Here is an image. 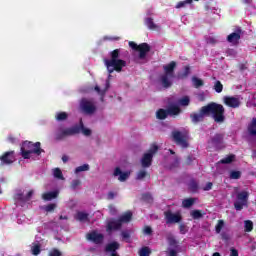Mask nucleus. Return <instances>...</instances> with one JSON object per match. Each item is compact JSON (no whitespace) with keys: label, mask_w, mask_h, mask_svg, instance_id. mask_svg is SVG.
<instances>
[{"label":"nucleus","mask_w":256,"mask_h":256,"mask_svg":"<svg viewBox=\"0 0 256 256\" xmlns=\"http://www.w3.org/2000/svg\"><path fill=\"white\" fill-rule=\"evenodd\" d=\"M170 79H171V76H168L166 74H163L160 77V81H161L162 87H164V89H169V87H171L173 85V82Z\"/></svg>","instance_id":"obj_22"},{"label":"nucleus","mask_w":256,"mask_h":256,"mask_svg":"<svg viewBox=\"0 0 256 256\" xmlns=\"http://www.w3.org/2000/svg\"><path fill=\"white\" fill-rule=\"evenodd\" d=\"M179 231H180L181 235H185L187 233V231H189V229H187V225L180 224Z\"/></svg>","instance_id":"obj_55"},{"label":"nucleus","mask_w":256,"mask_h":256,"mask_svg":"<svg viewBox=\"0 0 256 256\" xmlns=\"http://www.w3.org/2000/svg\"><path fill=\"white\" fill-rule=\"evenodd\" d=\"M144 233L145 235H153V229L150 226H145Z\"/></svg>","instance_id":"obj_58"},{"label":"nucleus","mask_w":256,"mask_h":256,"mask_svg":"<svg viewBox=\"0 0 256 256\" xmlns=\"http://www.w3.org/2000/svg\"><path fill=\"white\" fill-rule=\"evenodd\" d=\"M121 235L123 239H131V234L128 231H123Z\"/></svg>","instance_id":"obj_61"},{"label":"nucleus","mask_w":256,"mask_h":256,"mask_svg":"<svg viewBox=\"0 0 256 256\" xmlns=\"http://www.w3.org/2000/svg\"><path fill=\"white\" fill-rule=\"evenodd\" d=\"M167 117H169V112L167 109L160 108L156 111V118L160 121L165 120Z\"/></svg>","instance_id":"obj_25"},{"label":"nucleus","mask_w":256,"mask_h":256,"mask_svg":"<svg viewBox=\"0 0 256 256\" xmlns=\"http://www.w3.org/2000/svg\"><path fill=\"white\" fill-rule=\"evenodd\" d=\"M214 90L216 93H222L223 92V84L221 81L217 80L214 84Z\"/></svg>","instance_id":"obj_45"},{"label":"nucleus","mask_w":256,"mask_h":256,"mask_svg":"<svg viewBox=\"0 0 256 256\" xmlns=\"http://www.w3.org/2000/svg\"><path fill=\"white\" fill-rule=\"evenodd\" d=\"M107 199H108V201H113V199H115L114 192H108Z\"/></svg>","instance_id":"obj_63"},{"label":"nucleus","mask_w":256,"mask_h":256,"mask_svg":"<svg viewBox=\"0 0 256 256\" xmlns=\"http://www.w3.org/2000/svg\"><path fill=\"white\" fill-rule=\"evenodd\" d=\"M207 117H211L215 123H225V107L217 102H210L204 106Z\"/></svg>","instance_id":"obj_2"},{"label":"nucleus","mask_w":256,"mask_h":256,"mask_svg":"<svg viewBox=\"0 0 256 256\" xmlns=\"http://www.w3.org/2000/svg\"><path fill=\"white\" fill-rule=\"evenodd\" d=\"M86 239H88V241H92L95 245H101L105 240V235L97 233V231H92L86 235Z\"/></svg>","instance_id":"obj_11"},{"label":"nucleus","mask_w":256,"mask_h":256,"mask_svg":"<svg viewBox=\"0 0 256 256\" xmlns=\"http://www.w3.org/2000/svg\"><path fill=\"white\" fill-rule=\"evenodd\" d=\"M169 256H177V251H175V250H170Z\"/></svg>","instance_id":"obj_64"},{"label":"nucleus","mask_w":256,"mask_h":256,"mask_svg":"<svg viewBox=\"0 0 256 256\" xmlns=\"http://www.w3.org/2000/svg\"><path fill=\"white\" fill-rule=\"evenodd\" d=\"M195 205V198H186L182 201V207L184 209H189Z\"/></svg>","instance_id":"obj_30"},{"label":"nucleus","mask_w":256,"mask_h":256,"mask_svg":"<svg viewBox=\"0 0 256 256\" xmlns=\"http://www.w3.org/2000/svg\"><path fill=\"white\" fill-rule=\"evenodd\" d=\"M80 129H81L83 135H85L86 137H89L91 135V129L85 128L83 123H81Z\"/></svg>","instance_id":"obj_51"},{"label":"nucleus","mask_w":256,"mask_h":256,"mask_svg":"<svg viewBox=\"0 0 256 256\" xmlns=\"http://www.w3.org/2000/svg\"><path fill=\"white\" fill-rule=\"evenodd\" d=\"M175 67H177V62L171 61L169 64L164 65V75L170 76V78L175 77Z\"/></svg>","instance_id":"obj_15"},{"label":"nucleus","mask_w":256,"mask_h":256,"mask_svg":"<svg viewBox=\"0 0 256 256\" xmlns=\"http://www.w3.org/2000/svg\"><path fill=\"white\" fill-rule=\"evenodd\" d=\"M15 162V151H8L4 152L0 156V166L3 167V165H12V163Z\"/></svg>","instance_id":"obj_9"},{"label":"nucleus","mask_w":256,"mask_h":256,"mask_svg":"<svg viewBox=\"0 0 256 256\" xmlns=\"http://www.w3.org/2000/svg\"><path fill=\"white\" fill-rule=\"evenodd\" d=\"M241 39V29H238L237 32L231 33L227 36L228 43H239Z\"/></svg>","instance_id":"obj_19"},{"label":"nucleus","mask_w":256,"mask_h":256,"mask_svg":"<svg viewBox=\"0 0 256 256\" xmlns=\"http://www.w3.org/2000/svg\"><path fill=\"white\" fill-rule=\"evenodd\" d=\"M159 151V146L157 144H152L147 153H144L141 158V165L143 169H149L153 165V157Z\"/></svg>","instance_id":"obj_5"},{"label":"nucleus","mask_w":256,"mask_h":256,"mask_svg":"<svg viewBox=\"0 0 256 256\" xmlns=\"http://www.w3.org/2000/svg\"><path fill=\"white\" fill-rule=\"evenodd\" d=\"M244 231L246 233H251V231H253V221L251 220L244 221Z\"/></svg>","instance_id":"obj_37"},{"label":"nucleus","mask_w":256,"mask_h":256,"mask_svg":"<svg viewBox=\"0 0 256 256\" xmlns=\"http://www.w3.org/2000/svg\"><path fill=\"white\" fill-rule=\"evenodd\" d=\"M129 47H131L133 51H138L139 59H145L147 57V53L151 51V46L145 42L138 45L137 43L130 41Z\"/></svg>","instance_id":"obj_6"},{"label":"nucleus","mask_w":256,"mask_h":256,"mask_svg":"<svg viewBox=\"0 0 256 256\" xmlns=\"http://www.w3.org/2000/svg\"><path fill=\"white\" fill-rule=\"evenodd\" d=\"M188 187L192 193H197V191L199 190V184L195 180H191Z\"/></svg>","instance_id":"obj_35"},{"label":"nucleus","mask_w":256,"mask_h":256,"mask_svg":"<svg viewBox=\"0 0 256 256\" xmlns=\"http://www.w3.org/2000/svg\"><path fill=\"white\" fill-rule=\"evenodd\" d=\"M49 256H61V251L54 248L50 251Z\"/></svg>","instance_id":"obj_57"},{"label":"nucleus","mask_w":256,"mask_h":256,"mask_svg":"<svg viewBox=\"0 0 256 256\" xmlns=\"http://www.w3.org/2000/svg\"><path fill=\"white\" fill-rule=\"evenodd\" d=\"M142 199L143 201H147L148 203H152L153 201V196H151V194L146 193L142 195Z\"/></svg>","instance_id":"obj_53"},{"label":"nucleus","mask_w":256,"mask_h":256,"mask_svg":"<svg viewBox=\"0 0 256 256\" xmlns=\"http://www.w3.org/2000/svg\"><path fill=\"white\" fill-rule=\"evenodd\" d=\"M208 143L214 147V149H223V147H225V134L216 133L209 139Z\"/></svg>","instance_id":"obj_7"},{"label":"nucleus","mask_w":256,"mask_h":256,"mask_svg":"<svg viewBox=\"0 0 256 256\" xmlns=\"http://www.w3.org/2000/svg\"><path fill=\"white\" fill-rule=\"evenodd\" d=\"M139 255L140 256H150L151 255V249H149V247H147V246L142 247L139 250Z\"/></svg>","instance_id":"obj_44"},{"label":"nucleus","mask_w":256,"mask_h":256,"mask_svg":"<svg viewBox=\"0 0 256 256\" xmlns=\"http://www.w3.org/2000/svg\"><path fill=\"white\" fill-rule=\"evenodd\" d=\"M205 117H207V113H205V106H202L199 110V113L190 114V119L192 123H201L204 121Z\"/></svg>","instance_id":"obj_12"},{"label":"nucleus","mask_w":256,"mask_h":256,"mask_svg":"<svg viewBox=\"0 0 256 256\" xmlns=\"http://www.w3.org/2000/svg\"><path fill=\"white\" fill-rule=\"evenodd\" d=\"M179 105L182 107H188L189 103H191V99L189 96H184L178 100Z\"/></svg>","instance_id":"obj_38"},{"label":"nucleus","mask_w":256,"mask_h":256,"mask_svg":"<svg viewBox=\"0 0 256 256\" xmlns=\"http://www.w3.org/2000/svg\"><path fill=\"white\" fill-rule=\"evenodd\" d=\"M144 24L146 25V27H148V29H150V31H155L159 27L157 26V24H155V22L153 21V18L151 17L145 18Z\"/></svg>","instance_id":"obj_26"},{"label":"nucleus","mask_w":256,"mask_h":256,"mask_svg":"<svg viewBox=\"0 0 256 256\" xmlns=\"http://www.w3.org/2000/svg\"><path fill=\"white\" fill-rule=\"evenodd\" d=\"M238 201H242L243 203H247V199H249V193L247 191H242L237 194Z\"/></svg>","instance_id":"obj_33"},{"label":"nucleus","mask_w":256,"mask_h":256,"mask_svg":"<svg viewBox=\"0 0 256 256\" xmlns=\"http://www.w3.org/2000/svg\"><path fill=\"white\" fill-rule=\"evenodd\" d=\"M20 153L23 159H31V155H41L43 149H41V142L33 143L31 141H24L20 148Z\"/></svg>","instance_id":"obj_3"},{"label":"nucleus","mask_w":256,"mask_h":256,"mask_svg":"<svg viewBox=\"0 0 256 256\" xmlns=\"http://www.w3.org/2000/svg\"><path fill=\"white\" fill-rule=\"evenodd\" d=\"M164 217L166 219L167 225H171L173 223H181V221L183 219L181 214H179V213L173 214V212H171V210L165 211Z\"/></svg>","instance_id":"obj_10"},{"label":"nucleus","mask_w":256,"mask_h":256,"mask_svg":"<svg viewBox=\"0 0 256 256\" xmlns=\"http://www.w3.org/2000/svg\"><path fill=\"white\" fill-rule=\"evenodd\" d=\"M230 256H239V251L235 248L230 249Z\"/></svg>","instance_id":"obj_62"},{"label":"nucleus","mask_w":256,"mask_h":256,"mask_svg":"<svg viewBox=\"0 0 256 256\" xmlns=\"http://www.w3.org/2000/svg\"><path fill=\"white\" fill-rule=\"evenodd\" d=\"M133 219V213L131 211L125 212L122 216L118 218V221L120 222L121 225L123 223H129Z\"/></svg>","instance_id":"obj_23"},{"label":"nucleus","mask_w":256,"mask_h":256,"mask_svg":"<svg viewBox=\"0 0 256 256\" xmlns=\"http://www.w3.org/2000/svg\"><path fill=\"white\" fill-rule=\"evenodd\" d=\"M191 75V67L185 66L184 71L178 73L177 77L178 79H187Z\"/></svg>","instance_id":"obj_28"},{"label":"nucleus","mask_w":256,"mask_h":256,"mask_svg":"<svg viewBox=\"0 0 256 256\" xmlns=\"http://www.w3.org/2000/svg\"><path fill=\"white\" fill-rule=\"evenodd\" d=\"M83 171H89V164H84L82 166H78L76 169H75V173H81Z\"/></svg>","instance_id":"obj_49"},{"label":"nucleus","mask_w":256,"mask_h":256,"mask_svg":"<svg viewBox=\"0 0 256 256\" xmlns=\"http://www.w3.org/2000/svg\"><path fill=\"white\" fill-rule=\"evenodd\" d=\"M223 227H225V221L224 220H218L216 226H215V231L216 233H221L223 230Z\"/></svg>","instance_id":"obj_42"},{"label":"nucleus","mask_w":256,"mask_h":256,"mask_svg":"<svg viewBox=\"0 0 256 256\" xmlns=\"http://www.w3.org/2000/svg\"><path fill=\"white\" fill-rule=\"evenodd\" d=\"M58 195H59V192L57 191L46 192L42 194V199L44 201H53V199H57Z\"/></svg>","instance_id":"obj_24"},{"label":"nucleus","mask_w":256,"mask_h":256,"mask_svg":"<svg viewBox=\"0 0 256 256\" xmlns=\"http://www.w3.org/2000/svg\"><path fill=\"white\" fill-rule=\"evenodd\" d=\"M42 209L45 210L46 213H53L55 209H57V204L51 203L46 206H43Z\"/></svg>","instance_id":"obj_39"},{"label":"nucleus","mask_w":256,"mask_h":256,"mask_svg":"<svg viewBox=\"0 0 256 256\" xmlns=\"http://www.w3.org/2000/svg\"><path fill=\"white\" fill-rule=\"evenodd\" d=\"M109 89V83L106 84V88L104 90H101L99 86H95L94 90L100 95L102 98L101 100L103 101V97H105V94L107 93V90Z\"/></svg>","instance_id":"obj_36"},{"label":"nucleus","mask_w":256,"mask_h":256,"mask_svg":"<svg viewBox=\"0 0 256 256\" xmlns=\"http://www.w3.org/2000/svg\"><path fill=\"white\" fill-rule=\"evenodd\" d=\"M105 40L106 41H119V40H121V37H119V36H106Z\"/></svg>","instance_id":"obj_56"},{"label":"nucleus","mask_w":256,"mask_h":256,"mask_svg":"<svg viewBox=\"0 0 256 256\" xmlns=\"http://www.w3.org/2000/svg\"><path fill=\"white\" fill-rule=\"evenodd\" d=\"M55 119L56 121H67V119H69V114H67V112H58L55 115Z\"/></svg>","instance_id":"obj_34"},{"label":"nucleus","mask_w":256,"mask_h":256,"mask_svg":"<svg viewBox=\"0 0 256 256\" xmlns=\"http://www.w3.org/2000/svg\"><path fill=\"white\" fill-rule=\"evenodd\" d=\"M31 251H32V255H39L41 253V245L39 244H35L32 248H31Z\"/></svg>","instance_id":"obj_46"},{"label":"nucleus","mask_w":256,"mask_h":256,"mask_svg":"<svg viewBox=\"0 0 256 256\" xmlns=\"http://www.w3.org/2000/svg\"><path fill=\"white\" fill-rule=\"evenodd\" d=\"M65 134H64V130H62L61 132H57L55 135V140L56 141H63V139H65Z\"/></svg>","instance_id":"obj_52"},{"label":"nucleus","mask_w":256,"mask_h":256,"mask_svg":"<svg viewBox=\"0 0 256 256\" xmlns=\"http://www.w3.org/2000/svg\"><path fill=\"white\" fill-rule=\"evenodd\" d=\"M114 177H119L118 180L123 182L129 179V173L121 171V168L117 167L113 173Z\"/></svg>","instance_id":"obj_17"},{"label":"nucleus","mask_w":256,"mask_h":256,"mask_svg":"<svg viewBox=\"0 0 256 256\" xmlns=\"http://www.w3.org/2000/svg\"><path fill=\"white\" fill-rule=\"evenodd\" d=\"M196 159L197 158L194 155L189 154L183 162V167H191V165H193V161H196Z\"/></svg>","instance_id":"obj_31"},{"label":"nucleus","mask_w":256,"mask_h":256,"mask_svg":"<svg viewBox=\"0 0 256 256\" xmlns=\"http://www.w3.org/2000/svg\"><path fill=\"white\" fill-rule=\"evenodd\" d=\"M171 137L172 141L182 149H187L189 147V132L174 130L171 133Z\"/></svg>","instance_id":"obj_4"},{"label":"nucleus","mask_w":256,"mask_h":256,"mask_svg":"<svg viewBox=\"0 0 256 256\" xmlns=\"http://www.w3.org/2000/svg\"><path fill=\"white\" fill-rule=\"evenodd\" d=\"M193 81V85L196 89H199V87H203V85H205V83L203 82L202 79H199L197 77H193L192 78Z\"/></svg>","instance_id":"obj_41"},{"label":"nucleus","mask_w":256,"mask_h":256,"mask_svg":"<svg viewBox=\"0 0 256 256\" xmlns=\"http://www.w3.org/2000/svg\"><path fill=\"white\" fill-rule=\"evenodd\" d=\"M54 177L56 178V179H65L64 177H63V172L61 171V169L60 168H55L54 169Z\"/></svg>","instance_id":"obj_47"},{"label":"nucleus","mask_w":256,"mask_h":256,"mask_svg":"<svg viewBox=\"0 0 256 256\" xmlns=\"http://www.w3.org/2000/svg\"><path fill=\"white\" fill-rule=\"evenodd\" d=\"M190 215H191L192 219H202L203 211H201V210H192L190 212Z\"/></svg>","instance_id":"obj_40"},{"label":"nucleus","mask_w":256,"mask_h":256,"mask_svg":"<svg viewBox=\"0 0 256 256\" xmlns=\"http://www.w3.org/2000/svg\"><path fill=\"white\" fill-rule=\"evenodd\" d=\"M234 161H235V155L234 154H230L227 157L221 159L220 163L222 165H229L230 163H233Z\"/></svg>","instance_id":"obj_32"},{"label":"nucleus","mask_w":256,"mask_h":256,"mask_svg":"<svg viewBox=\"0 0 256 256\" xmlns=\"http://www.w3.org/2000/svg\"><path fill=\"white\" fill-rule=\"evenodd\" d=\"M224 103L225 105H227V107H232V109H237V107L241 105V101H239V98L233 96H226L224 98Z\"/></svg>","instance_id":"obj_14"},{"label":"nucleus","mask_w":256,"mask_h":256,"mask_svg":"<svg viewBox=\"0 0 256 256\" xmlns=\"http://www.w3.org/2000/svg\"><path fill=\"white\" fill-rule=\"evenodd\" d=\"M147 171H145V170H140L138 173H137V176H136V179L138 180V181H141V180H143V179H145V177H147Z\"/></svg>","instance_id":"obj_48"},{"label":"nucleus","mask_w":256,"mask_h":256,"mask_svg":"<svg viewBox=\"0 0 256 256\" xmlns=\"http://www.w3.org/2000/svg\"><path fill=\"white\" fill-rule=\"evenodd\" d=\"M230 179H241V171H231L230 172Z\"/></svg>","instance_id":"obj_50"},{"label":"nucleus","mask_w":256,"mask_h":256,"mask_svg":"<svg viewBox=\"0 0 256 256\" xmlns=\"http://www.w3.org/2000/svg\"><path fill=\"white\" fill-rule=\"evenodd\" d=\"M168 115L175 117L181 113V108L178 105L172 104L167 108Z\"/></svg>","instance_id":"obj_21"},{"label":"nucleus","mask_w":256,"mask_h":256,"mask_svg":"<svg viewBox=\"0 0 256 256\" xmlns=\"http://www.w3.org/2000/svg\"><path fill=\"white\" fill-rule=\"evenodd\" d=\"M121 227H123V225L121 224L119 219H117V220L112 219L107 222L106 231H107V233H112V231H119V229H121Z\"/></svg>","instance_id":"obj_13"},{"label":"nucleus","mask_w":256,"mask_h":256,"mask_svg":"<svg viewBox=\"0 0 256 256\" xmlns=\"http://www.w3.org/2000/svg\"><path fill=\"white\" fill-rule=\"evenodd\" d=\"M79 185H81V180L79 179H75V180H72L71 182V189H77V187H79Z\"/></svg>","instance_id":"obj_54"},{"label":"nucleus","mask_w":256,"mask_h":256,"mask_svg":"<svg viewBox=\"0 0 256 256\" xmlns=\"http://www.w3.org/2000/svg\"><path fill=\"white\" fill-rule=\"evenodd\" d=\"M248 133L253 137H256V117L253 118L251 123L248 125Z\"/></svg>","instance_id":"obj_29"},{"label":"nucleus","mask_w":256,"mask_h":256,"mask_svg":"<svg viewBox=\"0 0 256 256\" xmlns=\"http://www.w3.org/2000/svg\"><path fill=\"white\" fill-rule=\"evenodd\" d=\"M80 109L86 115H93L95 111H97V107L92 101L87 100L86 98H82L80 101Z\"/></svg>","instance_id":"obj_8"},{"label":"nucleus","mask_w":256,"mask_h":256,"mask_svg":"<svg viewBox=\"0 0 256 256\" xmlns=\"http://www.w3.org/2000/svg\"><path fill=\"white\" fill-rule=\"evenodd\" d=\"M75 219H76V221H80L81 223H83L85 221H89V213L79 211V212H77Z\"/></svg>","instance_id":"obj_27"},{"label":"nucleus","mask_w":256,"mask_h":256,"mask_svg":"<svg viewBox=\"0 0 256 256\" xmlns=\"http://www.w3.org/2000/svg\"><path fill=\"white\" fill-rule=\"evenodd\" d=\"M234 207H235L236 211H241L243 209V203L235 202Z\"/></svg>","instance_id":"obj_60"},{"label":"nucleus","mask_w":256,"mask_h":256,"mask_svg":"<svg viewBox=\"0 0 256 256\" xmlns=\"http://www.w3.org/2000/svg\"><path fill=\"white\" fill-rule=\"evenodd\" d=\"M33 190H30L27 195H23V193H18L15 195V199L18 201H22V203H27V201H31V197H33Z\"/></svg>","instance_id":"obj_20"},{"label":"nucleus","mask_w":256,"mask_h":256,"mask_svg":"<svg viewBox=\"0 0 256 256\" xmlns=\"http://www.w3.org/2000/svg\"><path fill=\"white\" fill-rule=\"evenodd\" d=\"M119 57H121V49H115L110 52V59L104 60L109 77H111L110 74L114 71L121 73L123 71V67H127V61L119 59Z\"/></svg>","instance_id":"obj_1"},{"label":"nucleus","mask_w":256,"mask_h":256,"mask_svg":"<svg viewBox=\"0 0 256 256\" xmlns=\"http://www.w3.org/2000/svg\"><path fill=\"white\" fill-rule=\"evenodd\" d=\"M120 247H121V245L119 244V242L113 241L106 245L105 251H106V253H111V254L117 253V250H119Z\"/></svg>","instance_id":"obj_16"},{"label":"nucleus","mask_w":256,"mask_h":256,"mask_svg":"<svg viewBox=\"0 0 256 256\" xmlns=\"http://www.w3.org/2000/svg\"><path fill=\"white\" fill-rule=\"evenodd\" d=\"M191 3H193V0L180 1L176 4V9H183L186 5H191Z\"/></svg>","instance_id":"obj_43"},{"label":"nucleus","mask_w":256,"mask_h":256,"mask_svg":"<svg viewBox=\"0 0 256 256\" xmlns=\"http://www.w3.org/2000/svg\"><path fill=\"white\" fill-rule=\"evenodd\" d=\"M65 137H71L73 135H78L81 133V128L79 126H73L70 128L63 129Z\"/></svg>","instance_id":"obj_18"},{"label":"nucleus","mask_w":256,"mask_h":256,"mask_svg":"<svg viewBox=\"0 0 256 256\" xmlns=\"http://www.w3.org/2000/svg\"><path fill=\"white\" fill-rule=\"evenodd\" d=\"M213 189V182H208L205 187H203V191H211Z\"/></svg>","instance_id":"obj_59"}]
</instances>
